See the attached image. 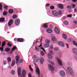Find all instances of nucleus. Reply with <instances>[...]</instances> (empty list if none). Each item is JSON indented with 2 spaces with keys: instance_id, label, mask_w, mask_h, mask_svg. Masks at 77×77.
<instances>
[{
  "instance_id": "obj_38",
  "label": "nucleus",
  "mask_w": 77,
  "mask_h": 77,
  "mask_svg": "<svg viewBox=\"0 0 77 77\" xmlns=\"http://www.w3.org/2000/svg\"><path fill=\"white\" fill-rule=\"evenodd\" d=\"M7 12L6 11H4L3 14V15H7Z\"/></svg>"
},
{
  "instance_id": "obj_42",
  "label": "nucleus",
  "mask_w": 77,
  "mask_h": 77,
  "mask_svg": "<svg viewBox=\"0 0 77 77\" xmlns=\"http://www.w3.org/2000/svg\"><path fill=\"white\" fill-rule=\"evenodd\" d=\"M67 17H69V18H71L72 17V14H69L67 16Z\"/></svg>"
},
{
  "instance_id": "obj_4",
  "label": "nucleus",
  "mask_w": 77,
  "mask_h": 77,
  "mask_svg": "<svg viewBox=\"0 0 77 77\" xmlns=\"http://www.w3.org/2000/svg\"><path fill=\"white\" fill-rule=\"evenodd\" d=\"M60 75L61 77H63L65 76V72L63 70H60Z\"/></svg>"
},
{
  "instance_id": "obj_2",
  "label": "nucleus",
  "mask_w": 77,
  "mask_h": 77,
  "mask_svg": "<svg viewBox=\"0 0 77 77\" xmlns=\"http://www.w3.org/2000/svg\"><path fill=\"white\" fill-rule=\"evenodd\" d=\"M34 65H35V68H36L35 71L36 73L38 75V77H39V74H40L39 69V68L36 66V64L35 63H34Z\"/></svg>"
},
{
  "instance_id": "obj_26",
  "label": "nucleus",
  "mask_w": 77,
  "mask_h": 77,
  "mask_svg": "<svg viewBox=\"0 0 77 77\" xmlns=\"http://www.w3.org/2000/svg\"><path fill=\"white\" fill-rule=\"evenodd\" d=\"M7 60H8V62H11V58L10 57H8L7 58Z\"/></svg>"
},
{
  "instance_id": "obj_28",
  "label": "nucleus",
  "mask_w": 77,
  "mask_h": 77,
  "mask_svg": "<svg viewBox=\"0 0 77 77\" xmlns=\"http://www.w3.org/2000/svg\"><path fill=\"white\" fill-rule=\"evenodd\" d=\"M7 45L8 46V47H11L12 45L11 43L10 42H8L7 43Z\"/></svg>"
},
{
  "instance_id": "obj_51",
  "label": "nucleus",
  "mask_w": 77,
  "mask_h": 77,
  "mask_svg": "<svg viewBox=\"0 0 77 77\" xmlns=\"http://www.w3.org/2000/svg\"><path fill=\"white\" fill-rule=\"evenodd\" d=\"M41 48L42 49V50H43V51H44L45 53H46V52L45 51L43 48Z\"/></svg>"
},
{
  "instance_id": "obj_12",
  "label": "nucleus",
  "mask_w": 77,
  "mask_h": 77,
  "mask_svg": "<svg viewBox=\"0 0 77 77\" xmlns=\"http://www.w3.org/2000/svg\"><path fill=\"white\" fill-rule=\"evenodd\" d=\"M72 52L73 53L77 55V49L76 48H73L72 49Z\"/></svg>"
},
{
  "instance_id": "obj_57",
  "label": "nucleus",
  "mask_w": 77,
  "mask_h": 77,
  "mask_svg": "<svg viewBox=\"0 0 77 77\" xmlns=\"http://www.w3.org/2000/svg\"><path fill=\"white\" fill-rule=\"evenodd\" d=\"M74 24H77V21H75L73 22Z\"/></svg>"
},
{
  "instance_id": "obj_13",
  "label": "nucleus",
  "mask_w": 77,
  "mask_h": 77,
  "mask_svg": "<svg viewBox=\"0 0 77 77\" xmlns=\"http://www.w3.org/2000/svg\"><path fill=\"white\" fill-rule=\"evenodd\" d=\"M58 44L59 45H60V46H61V47H64L65 46V44L63 42H59L58 43Z\"/></svg>"
},
{
  "instance_id": "obj_34",
  "label": "nucleus",
  "mask_w": 77,
  "mask_h": 77,
  "mask_svg": "<svg viewBox=\"0 0 77 77\" xmlns=\"http://www.w3.org/2000/svg\"><path fill=\"white\" fill-rule=\"evenodd\" d=\"M6 44V42H2V47H4V46H5V45Z\"/></svg>"
},
{
  "instance_id": "obj_16",
  "label": "nucleus",
  "mask_w": 77,
  "mask_h": 77,
  "mask_svg": "<svg viewBox=\"0 0 77 77\" xmlns=\"http://www.w3.org/2000/svg\"><path fill=\"white\" fill-rule=\"evenodd\" d=\"M20 20L16 19L15 21V24L16 25H18L20 24Z\"/></svg>"
},
{
  "instance_id": "obj_56",
  "label": "nucleus",
  "mask_w": 77,
  "mask_h": 77,
  "mask_svg": "<svg viewBox=\"0 0 77 77\" xmlns=\"http://www.w3.org/2000/svg\"><path fill=\"white\" fill-rule=\"evenodd\" d=\"M50 48H51V49H53V46H52V45L50 47Z\"/></svg>"
},
{
  "instance_id": "obj_58",
  "label": "nucleus",
  "mask_w": 77,
  "mask_h": 77,
  "mask_svg": "<svg viewBox=\"0 0 77 77\" xmlns=\"http://www.w3.org/2000/svg\"><path fill=\"white\" fill-rule=\"evenodd\" d=\"M66 45L67 48H68L69 47H68V46H69V45L67 44H66Z\"/></svg>"
},
{
  "instance_id": "obj_27",
  "label": "nucleus",
  "mask_w": 77,
  "mask_h": 77,
  "mask_svg": "<svg viewBox=\"0 0 77 77\" xmlns=\"http://www.w3.org/2000/svg\"><path fill=\"white\" fill-rule=\"evenodd\" d=\"M43 28L45 29H47V28H48V26H47V24H45L43 25Z\"/></svg>"
},
{
  "instance_id": "obj_50",
  "label": "nucleus",
  "mask_w": 77,
  "mask_h": 77,
  "mask_svg": "<svg viewBox=\"0 0 77 77\" xmlns=\"http://www.w3.org/2000/svg\"><path fill=\"white\" fill-rule=\"evenodd\" d=\"M23 62V60L20 59L19 60V63H22Z\"/></svg>"
},
{
  "instance_id": "obj_25",
  "label": "nucleus",
  "mask_w": 77,
  "mask_h": 77,
  "mask_svg": "<svg viewBox=\"0 0 77 77\" xmlns=\"http://www.w3.org/2000/svg\"><path fill=\"white\" fill-rule=\"evenodd\" d=\"M5 51L6 52H8L10 51V49L8 48H6L5 49Z\"/></svg>"
},
{
  "instance_id": "obj_41",
  "label": "nucleus",
  "mask_w": 77,
  "mask_h": 77,
  "mask_svg": "<svg viewBox=\"0 0 77 77\" xmlns=\"http://www.w3.org/2000/svg\"><path fill=\"white\" fill-rule=\"evenodd\" d=\"M57 14H58V15H61V14H62V11H58L57 13Z\"/></svg>"
},
{
  "instance_id": "obj_62",
  "label": "nucleus",
  "mask_w": 77,
  "mask_h": 77,
  "mask_svg": "<svg viewBox=\"0 0 77 77\" xmlns=\"http://www.w3.org/2000/svg\"><path fill=\"white\" fill-rule=\"evenodd\" d=\"M72 11L71 10H69L68 11L69 12H71Z\"/></svg>"
},
{
  "instance_id": "obj_36",
  "label": "nucleus",
  "mask_w": 77,
  "mask_h": 77,
  "mask_svg": "<svg viewBox=\"0 0 77 77\" xmlns=\"http://www.w3.org/2000/svg\"><path fill=\"white\" fill-rule=\"evenodd\" d=\"M17 15L15 14H14L12 16L13 18H14V19L16 18H17Z\"/></svg>"
},
{
  "instance_id": "obj_45",
  "label": "nucleus",
  "mask_w": 77,
  "mask_h": 77,
  "mask_svg": "<svg viewBox=\"0 0 77 77\" xmlns=\"http://www.w3.org/2000/svg\"><path fill=\"white\" fill-rule=\"evenodd\" d=\"M16 48H17V47H14L12 48V51H14V50H15Z\"/></svg>"
},
{
  "instance_id": "obj_5",
  "label": "nucleus",
  "mask_w": 77,
  "mask_h": 77,
  "mask_svg": "<svg viewBox=\"0 0 77 77\" xmlns=\"http://www.w3.org/2000/svg\"><path fill=\"white\" fill-rule=\"evenodd\" d=\"M33 59L35 62H37L38 61V58L36 55H34L33 57Z\"/></svg>"
},
{
  "instance_id": "obj_47",
  "label": "nucleus",
  "mask_w": 77,
  "mask_h": 77,
  "mask_svg": "<svg viewBox=\"0 0 77 77\" xmlns=\"http://www.w3.org/2000/svg\"><path fill=\"white\" fill-rule=\"evenodd\" d=\"M45 42H46V43H50V41L48 40H46L45 41Z\"/></svg>"
},
{
  "instance_id": "obj_60",
  "label": "nucleus",
  "mask_w": 77,
  "mask_h": 77,
  "mask_svg": "<svg viewBox=\"0 0 77 77\" xmlns=\"http://www.w3.org/2000/svg\"><path fill=\"white\" fill-rule=\"evenodd\" d=\"M18 38H14V41H17V39Z\"/></svg>"
},
{
  "instance_id": "obj_43",
  "label": "nucleus",
  "mask_w": 77,
  "mask_h": 77,
  "mask_svg": "<svg viewBox=\"0 0 77 77\" xmlns=\"http://www.w3.org/2000/svg\"><path fill=\"white\" fill-rule=\"evenodd\" d=\"M67 8L68 9H71V7L70 5H69L67 6Z\"/></svg>"
},
{
  "instance_id": "obj_24",
  "label": "nucleus",
  "mask_w": 77,
  "mask_h": 77,
  "mask_svg": "<svg viewBox=\"0 0 77 77\" xmlns=\"http://www.w3.org/2000/svg\"><path fill=\"white\" fill-rule=\"evenodd\" d=\"M5 21V18L3 17H1L0 18V22H3Z\"/></svg>"
},
{
  "instance_id": "obj_35",
  "label": "nucleus",
  "mask_w": 77,
  "mask_h": 77,
  "mask_svg": "<svg viewBox=\"0 0 77 77\" xmlns=\"http://www.w3.org/2000/svg\"><path fill=\"white\" fill-rule=\"evenodd\" d=\"M11 74L12 75H13V74H15V70H11Z\"/></svg>"
},
{
  "instance_id": "obj_30",
  "label": "nucleus",
  "mask_w": 77,
  "mask_h": 77,
  "mask_svg": "<svg viewBox=\"0 0 77 77\" xmlns=\"http://www.w3.org/2000/svg\"><path fill=\"white\" fill-rule=\"evenodd\" d=\"M15 64V60H14L12 62V63L11 64V66H14Z\"/></svg>"
},
{
  "instance_id": "obj_9",
  "label": "nucleus",
  "mask_w": 77,
  "mask_h": 77,
  "mask_svg": "<svg viewBox=\"0 0 77 77\" xmlns=\"http://www.w3.org/2000/svg\"><path fill=\"white\" fill-rule=\"evenodd\" d=\"M48 67L49 68V69L51 70V71H53L54 70V68L53 66L51 65H48Z\"/></svg>"
},
{
  "instance_id": "obj_18",
  "label": "nucleus",
  "mask_w": 77,
  "mask_h": 77,
  "mask_svg": "<svg viewBox=\"0 0 77 77\" xmlns=\"http://www.w3.org/2000/svg\"><path fill=\"white\" fill-rule=\"evenodd\" d=\"M19 59H20V57H19V56H17L16 57V60L17 64V63H18V62H19Z\"/></svg>"
},
{
  "instance_id": "obj_55",
  "label": "nucleus",
  "mask_w": 77,
  "mask_h": 77,
  "mask_svg": "<svg viewBox=\"0 0 77 77\" xmlns=\"http://www.w3.org/2000/svg\"><path fill=\"white\" fill-rule=\"evenodd\" d=\"M54 50L55 51H56L57 50H58V48H54Z\"/></svg>"
},
{
  "instance_id": "obj_17",
  "label": "nucleus",
  "mask_w": 77,
  "mask_h": 77,
  "mask_svg": "<svg viewBox=\"0 0 77 77\" xmlns=\"http://www.w3.org/2000/svg\"><path fill=\"white\" fill-rule=\"evenodd\" d=\"M48 57L50 59H53V56L51 54L49 53L48 55Z\"/></svg>"
},
{
  "instance_id": "obj_8",
  "label": "nucleus",
  "mask_w": 77,
  "mask_h": 77,
  "mask_svg": "<svg viewBox=\"0 0 77 77\" xmlns=\"http://www.w3.org/2000/svg\"><path fill=\"white\" fill-rule=\"evenodd\" d=\"M13 20H12V19L10 20L8 22V26H12V25L13 24Z\"/></svg>"
},
{
  "instance_id": "obj_29",
  "label": "nucleus",
  "mask_w": 77,
  "mask_h": 77,
  "mask_svg": "<svg viewBox=\"0 0 77 77\" xmlns=\"http://www.w3.org/2000/svg\"><path fill=\"white\" fill-rule=\"evenodd\" d=\"M72 43L74 45L77 47V43L76 42L74 41L72 42Z\"/></svg>"
},
{
  "instance_id": "obj_11",
  "label": "nucleus",
  "mask_w": 77,
  "mask_h": 77,
  "mask_svg": "<svg viewBox=\"0 0 77 77\" xmlns=\"http://www.w3.org/2000/svg\"><path fill=\"white\" fill-rule=\"evenodd\" d=\"M56 59L57 60V62L59 65H62V61L60 59L58 58H56Z\"/></svg>"
},
{
  "instance_id": "obj_46",
  "label": "nucleus",
  "mask_w": 77,
  "mask_h": 77,
  "mask_svg": "<svg viewBox=\"0 0 77 77\" xmlns=\"http://www.w3.org/2000/svg\"><path fill=\"white\" fill-rule=\"evenodd\" d=\"M29 68L30 70L32 71H33V69L32 68V67H31V65H29Z\"/></svg>"
},
{
  "instance_id": "obj_10",
  "label": "nucleus",
  "mask_w": 77,
  "mask_h": 77,
  "mask_svg": "<svg viewBox=\"0 0 77 77\" xmlns=\"http://www.w3.org/2000/svg\"><path fill=\"white\" fill-rule=\"evenodd\" d=\"M52 14L54 16H55L56 17H57L58 16V14H57V12L55 11H52Z\"/></svg>"
},
{
  "instance_id": "obj_15",
  "label": "nucleus",
  "mask_w": 77,
  "mask_h": 77,
  "mask_svg": "<svg viewBox=\"0 0 77 77\" xmlns=\"http://www.w3.org/2000/svg\"><path fill=\"white\" fill-rule=\"evenodd\" d=\"M57 6L58 8H60V9H63V5L61 4H60L58 5Z\"/></svg>"
},
{
  "instance_id": "obj_7",
  "label": "nucleus",
  "mask_w": 77,
  "mask_h": 77,
  "mask_svg": "<svg viewBox=\"0 0 77 77\" xmlns=\"http://www.w3.org/2000/svg\"><path fill=\"white\" fill-rule=\"evenodd\" d=\"M55 32L57 34H59L60 33V30L57 27H56L54 29Z\"/></svg>"
},
{
  "instance_id": "obj_59",
  "label": "nucleus",
  "mask_w": 77,
  "mask_h": 77,
  "mask_svg": "<svg viewBox=\"0 0 77 77\" xmlns=\"http://www.w3.org/2000/svg\"><path fill=\"white\" fill-rule=\"evenodd\" d=\"M72 1L73 2H77L76 0H72Z\"/></svg>"
},
{
  "instance_id": "obj_64",
  "label": "nucleus",
  "mask_w": 77,
  "mask_h": 77,
  "mask_svg": "<svg viewBox=\"0 0 77 77\" xmlns=\"http://www.w3.org/2000/svg\"><path fill=\"white\" fill-rule=\"evenodd\" d=\"M74 57V58H75V59H77V57H76V56H75Z\"/></svg>"
},
{
  "instance_id": "obj_61",
  "label": "nucleus",
  "mask_w": 77,
  "mask_h": 77,
  "mask_svg": "<svg viewBox=\"0 0 77 77\" xmlns=\"http://www.w3.org/2000/svg\"><path fill=\"white\" fill-rule=\"evenodd\" d=\"M50 54H53V52L52 51H50Z\"/></svg>"
},
{
  "instance_id": "obj_32",
  "label": "nucleus",
  "mask_w": 77,
  "mask_h": 77,
  "mask_svg": "<svg viewBox=\"0 0 77 77\" xmlns=\"http://www.w3.org/2000/svg\"><path fill=\"white\" fill-rule=\"evenodd\" d=\"M3 9V5L1 3H0V10H2Z\"/></svg>"
},
{
  "instance_id": "obj_33",
  "label": "nucleus",
  "mask_w": 77,
  "mask_h": 77,
  "mask_svg": "<svg viewBox=\"0 0 77 77\" xmlns=\"http://www.w3.org/2000/svg\"><path fill=\"white\" fill-rule=\"evenodd\" d=\"M71 6L72 8H75V6H76V5H75L74 4H71Z\"/></svg>"
},
{
  "instance_id": "obj_48",
  "label": "nucleus",
  "mask_w": 77,
  "mask_h": 77,
  "mask_svg": "<svg viewBox=\"0 0 77 77\" xmlns=\"http://www.w3.org/2000/svg\"><path fill=\"white\" fill-rule=\"evenodd\" d=\"M6 60H4L3 61V63L4 65H6Z\"/></svg>"
},
{
  "instance_id": "obj_49",
  "label": "nucleus",
  "mask_w": 77,
  "mask_h": 77,
  "mask_svg": "<svg viewBox=\"0 0 77 77\" xmlns=\"http://www.w3.org/2000/svg\"><path fill=\"white\" fill-rule=\"evenodd\" d=\"M0 51H3V48H0Z\"/></svg>"
},
{
  "instance_id": "obj_23",
  "label": "nucleus",
  "mask_w": 77,
  "mask_h": 77,
  "mask_svg": "<svg viewBox=\"0 0 77 77\" xmlns=\"http://www.w3.org/2000/svg\"><path fill=\"white\" fill-rule=\"evenodd\" d=\"M63 37L65 39H67V36L66 35L63 34Z\"/></svg>"
},
{
  "instance_id": "obj_21",
  "label": "nucleus",
  "mask_w": 77,
  "mask_h": 77,
  "mask_svg": "<svg viewBox=\"0 0 77 77\" xmlns=\"http://www.w3.org/2000/svg\"><path fill=\"white\" fill-rule=\"evenodd\" d=\"M8 12L9 14H13V13H14V10H13V9H10L8 11Z\"/></svg>"
},
{
  "instance_id": "obj_39",
  "label": "nucleus",
  "mask_w": 77,
  "mask_h": 77,
  "mask_svg": "<svg viewBox=\"0 0 77 77\" xmlns=\"http://www.w3.org/2000/svg\"><path fill=\"white\" fill-rule=\"evenodd\" d=\"M64 23L65 25H68V24L69 23H68V22L67 21H66L65 22H64Z\"/></svg>"
},
{
  "instance_id": "obj_52",
  "label": "nucleus",
  "mask_w": 77,
  "mask_h": 77,
  "mask_svg": "<svg viewBox=\"0 0 77 77\" xmlns=\"http://www.w3.org/2000/svg\"><path fill=\"white\" fill-rule=\"evenodd\" d=\"M49 6H50V4H47L46 5V6L47 7H48Z\"/></svg>"
},
{
  "instance_id": "obj_63",
  "label": "nucleus",
  "mask_w": 77,
  "mask_h": 77,
  "mask_svg": "<svg viewBox=\"0 0 77 77\" xmlns=\"http://www.w3.org/2000/svg\"><path fill=\"white\" fill-rule=\"evenodd\" d=\"M66 18V17L65 16L63 17V19H65Z\"/></svg>"
},
{
  "instance_id": "obj_53",
  "label": "nucleus",
  "mask_w": 77,
  "mask_h": 77,
  "mask_svg": "<svg viewBox=\"0 0 77 77\" xmlns=\"http://www.w3.org/2000/svg\"><path fill=\"white\" fill-rule=\"evenodd\" d=\"M74 12H77V9L75 8L74 9Z\"/></svg>"
},
{
  "instance_id": "obj_20",
  "label": "nucleus",
  "mask_w": 77,
  "mask_h": 77,
  "mask_svg": "<svg viewBox=\"0 0 77 77\" xmlns=\"http://www.w3.org/2000/svg\"><path fill=\"white\" fill-rule=\"evenodd\" d=\"M40 62L41 64H42L44 63V58H43V57H42L41 58Z\"/></svg>"
},
{
  "instance_id": "obj_54",
  "label": "nucleus",
  "mask_w": 77,
  "mask_h": 77,
  "mask_svg": "<svg viewBox=\"0 0 77 77\" xmlns=\"http://www.w3.org/2000/svg\"><path fill=\"white\" fill-rule=\"evenodd\" d=\"M49 27H50V28H51V29H53V26H52L51 25H49Z\"/></svg>"
},
{
  "instance_id": "obj_3",
  "label": "nucleus",
  "mask_w": 77,
  "mask_h": 77,
  "mask_svg": "<svg viewBox=\"0 0 77 77\" xmlns=\"http://www.w3.org/2000/svg\"><path fill=\"white\" fill-rule=\"evenodd\" d=\"M67 72L70 74H72V69L70 67H68L67 69Z\"/></svg>"
},
{
  "instance_id": "obj_31",
  "label": "nucleus",
  "mask_w": 77,
  "mask_h": 77,
  "mask_svg": "<svg viewBox=\"0 0 77 77\" xmlns=\"http://www.w3.org/2000/svg\"><path fill=\"white\" fill-rule=\"evenodd\" d=\"M40 53L41 56H44V51H41Z\"/></svg>"
},
{
  "instance_id": "obj_44",
  "label": "nucleus",
  "mask_w": 77,
  "mask_h": 77,
  "mask_svg": "<svg viewBox=\"0 0 77 77\" xmlns=\"http://www.w3.org/2000/svg\"><path fill=\"white\" fill-rule=\"evenodd\" d=\"M50 8L51 9H54V6H51Z\"/></svg>"
},
{
  "instance_id": "obj_40",
  "label": "nucleus",
  "mask_w": 77,
  "mask_h": 77,
  "mask_svg": "<svg viewBox=\"0 0 77 77\" xmlns=\"http://www.w3.org/2000/svg\"><path fill=\"white\" fill-rule=\"evenodd\" d=\"M4 8L5 10H7V9H8V7L6 5H4Z\"/></svg>"
},
{
  "instance_id": "obj_19",
  "label": "nucleus",
  "mask_w": 77,
  "mask_h": 77,
  "mask_svg": "<svg viewBox=\"0 0 77 77\" xmlns=\"http://www.w3.org/2000/svg\"><path fill=\"white\" fill-rule=\"evenodd\" d=\"M47 32L48 33H51L52 32V30L50 29H48L46 30Z\"/></svg>"
},
{
  "instance_id": "obj_1",
  "label": "nucleus",
  "mask_w": 77,
  "mask_h": 77,
  "mask_svg": "<svg viewBox=\"0 0 77 77\" xmlns=\"http://www.w3.org/2000/svg\"><path fill=\"white\" fill-rule=\"evenodd\" d=\"M21 71V68L20 67L18 68L17 70V72L19 75V77H25V75H26V71L25 70H23L22 71V75H20Z\"/></svg>"
},
{
  "instance_id": "obj_37",
  "label": "nucleus",
  "mask_w": 77,
  "mask_h": 77,
  "mask_svg": "<svg viewBox=\"0 0 77 77\" xmlns=\"http://www.w3.org/2000/svg\"><path fill=\"white\" fill-rule=\"evenodd\" d=\"M51 41H56V38H55V37H54V38H52L51 39Z\"/></svg>"
},
{
  "instance_id": "obj_22",
  "label": "nucleus",
  "mask_w": 77,
  "mask_h": 77,
  "mask_svg": "<svg viewBox=\"0 0 77 77\" xmlns=\"http://www.w3.org/2000/svg\"><path fill=\"white\" fill-rule=\"evenodd\" d=\"M49 44H48L45 43L44 45V46L45 48H47L48 47H49Z\"/></svg>"
},
{
  "instance_id": "obj_6",
  "label": "nucleus",
  "mask_w": 77,
  "mask_h": 77,
  "mask_svg": "<svg viewBox=\"0 0 77 77\" xmlns=\"http://www.w3.org/2000/svg\"><path fill=\"white\" fill-rule=\"evenodd\" d=\"M42 47V45H41V44L39 46H38V47L35 46V51L37 52H38V51H39V47Z\"/></svg>"
},
{
  "instance_id": "obj_14",
  "label": "nucleus",
  "mask_w": 77,
  "mask_h": 77,
  "mask_svg": "<svg viewBox=\"0 0 77 77\" xmlns=\"http://www.w3.org/2000/svg\"><path fill=\"white\" fill-rule=\"evenodd\" d=\"M17 41L19 42H22L24 41V39L23 38H18L17 39Z\"/></svg>"
}]
</instances>
